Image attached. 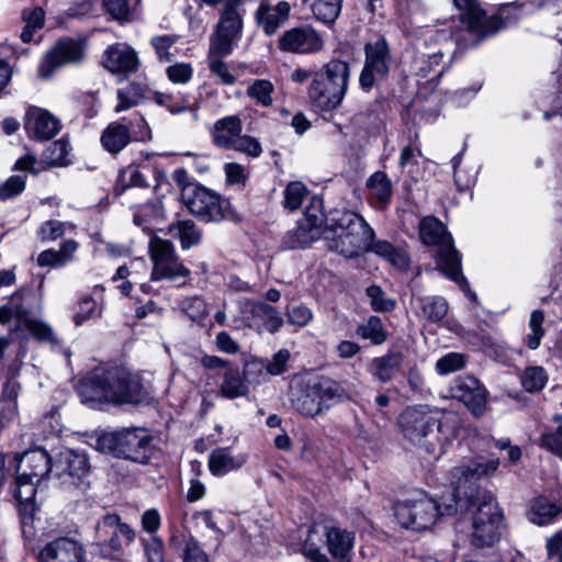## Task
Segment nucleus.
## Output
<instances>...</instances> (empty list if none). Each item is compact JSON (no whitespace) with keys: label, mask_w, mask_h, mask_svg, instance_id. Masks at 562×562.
Segmentation results:
<instances>
[{"label":"nucleus","mask_w":562,"mask_h":562,"mask_svg":"<svg viewBox=\"0 0 562 562\" xmlns=\"http://www.w3.org/2000/svg\"><path fill=\"white\" fill-rule=\"evenodd\" d=\"M404 439L429 454L441 453L457 438L460 420L451 413L439 415L427 405L406 407L397 418Z\"/></svg>","instance_id":"f257e3e1"},{"label":"nucleus","mask_w":562,"mask_h":562,"mask_svg":"<svg viewBox=\"0 0 562 562\" xmlns=\"http://www.w3.org/2000/svg\"><path fill=\"white\" fill-rule=\"evenodd\" d=\"M81 402L97 406L101 403H138L144 390L137 376L121 367H100L89 372L80 382Z\"/></svg>","instance_id":"f03ea898"},{"label":"nucleus","mask_w":562,"mask_h":562,"mask_svg":"<svg viewBox=\"0 0 562 562\" xmlns=\"http://www.w3.org/2000/svg\"><path fill=\"white\" fill-rule=\"evenodd\" d=\"M457 9L462 13L460 21L467 26L470 38L456 35V43L459 49L468 46H475L487 36L494 35L502 27L521 16V4H505L499 14L486 18L477 0H452Z\"/></svg>","instance_id":"7ed1b4c3"},{"label":"nucleus","mask_w":562,"mask_h":562,"mask_svg":"<svg viewBox=\"0 0 562 562\" xmlns=\"http://www.w3.org/2000/svg\"><path fill=\"white\" fill-rule=\"evenodd\" d=\"M326 227L334 233L329 248L346 258L358 257L369 251L370 241L375 235L361 215L345 210L330 212Z\"/></svg>","instance_id":"20e7f679"},{"label":"nucleus","mask_w":562,"mask_h":562,"mask_svg":"<svg viewBox=\"0 0 562 562\" xmlns=\"http://www.w3.org/2000/svg\"><path fill=\"white\" fill-rule=\"evenodd\" d=\"M419 236L425 245L438 246L436 262L440 271L454 281L471 300L475 293L470 290L468 280L462 274L461 255L454 248L446 226L435 216H426L419 223Z\"/></svg>","instance_id":"39448f33"},{"label":"nucleus","mask_w":562,"mask_h":562,"mask_svg":"<svg viewBox=\"0 0 562 562\" xmlns=\"http://www.w3.org/2000/svg\"><path fill=\"white\" fill-rule=\"evenodd\" d=\"M458 506L460 504L453 496L448 501L442 497L438 503L427 495H420L396 503L394 516L402 528L423 532L430 530L439 517L457 513Z\"/></svg>","instance_id":"423d86ee"},{"label":"nucleus","mask_w":562,"mask_h":562,"mask_svg":"<svg viewBox=\"0 0 562 562\" xmlns=\"http://www.w3.org/2000/svg\"><path fill=\"white\" fill-rule=\"evenodd\" d=\"M349 65L333 59L315 72L308 87L307 95L311 103L321 111L334 110L340 105L349 82Z\"/></svg>","instance_id":"0eeeda50"},{"label":"nucleus","mask_w":562,"mask_h":562,"mask_svg":"<svg viewBox=\"0 0 562 562\" xmlns=\"http://www.w3.org/2000/svg\"><path fill=\"white\" fill-rule=\"evenodd\" d=\"M97 449L139 464H148L156 449L153 437L144 428H126L98 437Z\"/></svg>","instance_id":"6e6552de"},{"label":"nucleus","mask_w":562,"mask_h":562,"mask_svg":"<svg viewBox=\"0 0 562 562\" xmlns=\"http://www.w3.org/2000/svg\"><path fill=\"white\" fill-rule=\"evenodd\" d=\"M458 510H465L472 517L471 542L476 548L494 546L501 537L502 514L492 495L477 498H462Z\"/></svg>","instance_id":"1a4fd4ad"},{"label":"nucleus","mask_w":562,"mask_h":562,"mask_svg":"<svg viewBox=\"0 0 562 562\" xmlns=\"http://www.w3.org/2000/svg\"><path fill=\"white\" fill-rule=\"evenodd\" d=\"M346 397V391L339 383L323 379L300 390L292 398V405L300 414L314 417Z\"/></svg>","instance_id":"9d476101"},{"label":"nucleus","mask_w":562,"mask_h":562,"mask_svg":"<svg viewBox=\"0 0 562 562\" xmlns=\"http://www.w3.org/2000/svg\"><path fill=\"white\" fill-rule=\"evenodd\" d=\"M321 532L326 538V547L333 558L350 555L355 546V532L334 524H314L302 549L305 558L312 562H330L329 558L314 547L313 536Z\"/></svg>","instance_id":"9b49d317"},{"label":"nucleus","mask_w":562,"mask_h":562,"mask_svg":"<svg viewBox=\"0 0 562 562\" xmlns=\"http://www.w3.org/2000/svg\"><path fill=\"white\" fill-rule=\"evenodd\" d=\"M213 144L225 150H235L249 157H259L262 147L256 137L243 134L239 116L228 115L217 120L211 131Z\"/></svg>","instance_id":"f8f14e48"},{"label":"nucleus","mask_w":562,"mask_h":562,"mask_svg":"<svg viewBox=\"0 0 562 562\" xmlns=\"http://www.w3.org/2000/svg\"><path fill=\"white\" fill-rule=\"evenodd\" d=\"M498 467V458H477L467 464L454 468L452 475L457 481L453 482L454 490L452 496L460 505L462 498L482 497L483 495L479 493L477 481L493 475Z\"/></svg>","instance_id":"ddd939ff"},{"label":"nucleus","mask_w":562,"mask_h":562,"mask_svg":"<svg viewBox=\"0 0 562 562\" xmlns=\"http://www.w3.org/2000/svg\"><path fill=\"white\" fill-rule=\"evenodd\" d=\"M135 537V531L115 514L104 515L95 526V544L104 558H116L123 550L122 540L130 544Z\"/></svg>","instance_id":"4468645a"},{"label":"nucleus","mask_w":562,"mask_h":562,"mask_svg":"<svg viewBox=\"0 0 562 562\" xmlns=\"http://www.w3.org/2000/svg\"><path fill=\"white\" fill-rule=\"evenodd\" d=\"M181 199L190 213L204 222H218L224 217L227 202L202 186L187 187Z\"/></svg>","instance_id":"2eb2a0df"},{"label":"nucleus","mask_w":562,"mask_h":562,"mask_svg":"<svg viewBox=\"0 0 562 562\" xmlns=\"http://www.w3.org/2000/svg\"><path fill=\"white\" fill-rule=\"evenodd\" d=\"M366 61L359 77V83L364 90L373 87L375 80L384 78L391 68L392 57L384 37H379L364 47Z\"/></svg>","instance_id":"dca6fc26"},{"label":"nucleus","mask_w":562,"mask_h":562,"mask_svg":"<svg viewBox=\"0 0 562 562\" xmlns=\"http://www.w3.org/2000/svg\"><path fill=\"white\" fill-rule=\"evenodd\" d=\"M243 15L239 10L223 8L216 24L215 35L211 40V53L218 57L227 56L233 44L241 36Z\"/></svg>","instance_id":"f3484780"},{"label":"nucleus","mask_w":562,"mask_h":562,"mask_svg":"<svg viewBox=\"0 0 562 562\" xmlns=\"http://www.w3.org/2000/svg\"><path fill=\"white\" fill-rule=\"evenodd\" d=\"M83 56L82 43L72 38L60 40L42 59L38 66V75L43 79H48L59 67L79 63L83 59Z\"/></svg>","instance_id":"a211bd4d"},{"label":"nucleus","mask_w":562,"mask_h":562,"mask_svg":"<svg viewBox=\"0 0 562 562\" xmlns=\"http://www.w3.org/2000/svg\"><path fill=\"white\" fill-rule=\"evenodd\" d=\"M453 398L462 402L475 417H481L487 409V391L479 380L473 376L456 379L450 386Z\"/></svg>","instance_id":"6ab92c4d"},{"label":"nucleus","mask_w":562,"mask_h":562,"mask_svg":"<svg viewBox=\"0 0 562 562\" xmlns=\"http://www.w3.org/2000/svg\"><path fill=\"white\" fill-rule=\"evenodd\" d=\"M322 37L311 27H293L285 31L278 40L282 52L311 54L323 48Z\"/></svg>","instance_id":"aec40b11"},{"label":"nucleus","mask_w":562,"mask_h":562,"mask_svg":"<svg viewBox=\"0 0 562 562\" xmlns=\"http://www.w3.org/2000/svg\"><path fill=\"white\" fill-rule=\"evenodd\" d=\"M322 223V200L314 195L311 198L310 205L304 211V220L293 231L295 240L291 241L290 247H304L318 239Z\"/></svg>","instance_id":"412c9836"},{"label":"nucleus","mask_w":562,"mask_h":562,"mask_svg":"<svg viewBox=\"0 0 562 562\" xmlns=\"http://www.w3.org/2000/svg\"><path fill=\"white\" fill-rule=\"evenodd\" d=\"M24 128L31 138L48 140L59 132L60 122L47 110L33 106L25 114Z\"/></svg>","instance_id":"4be33fe9"},{"label":"nucleus","mask_w":562,"mask_h":562,"mask_svg":"<svg viewBox=\"0 0 562 562\" xmlns=\"http://www.w3.org/2000/svg\"><path fill=\"white\" fill-rule=\"evenodd\" d=\"M85 550L75 540L61 537L47 542L40 552L41 562H83Z\"/></svg>","instance_id":"5701e85b"},{"label":"nucleus","mask_w":562,"mask_h":562,"mask_svg":"<svg viewBox=\"0 0 562 562\" xmlns=\"http://www.w3.org/2000/svg\"><path fill=\"white\" fill-rule=\"evenodd\" d=\"M260 379L255 375H248L246 367L240 372L238 368L227 367L222 373L220 383L221 395L227 400H235L247 396L249 393V384H259Z\"/></svg>","instance_id":"b1692460"},{"label":"nucleus","mask_w":562,"mask_h":562,"mask_svg":"<svg viewBox=\"0 0 562 562\" xmlns=\"http://www.w3.org/2000/svg\"><path fill=\"white\" fill-rule=\"evenodd\" d=\"M102 64L113 74H131L137 70L138 58L133 48L119 43L106 48Z\"/></svg>","instance_id":"393cba45"},{"label":"nucleus","mask_w":562,"mask_h":562,"mask_svg":"<svg viewBox=\"0 0 562 562\" xmlns=\"http://www.w3.org/2000/svg\"><path fill=\"white\" fill-rule=\"evenodd\" d=\"M54 470V464L44 449H35L24 452L18 464V474L40 482L49 471Z\"/></svg>","instance_id":"a878e982"},{"label":"nucleus","mask_w":562,"mask_h":562,"mask_svg":"<svg viewBox=\"0 0 562 562\" xmlns=\"http://www.w3.org/2000/svg\"><path fill=\"white\" fill-rule=\"evenodd\" d=\"M290 11L291 5L288 1H279L276 5L260 3L255 18L265 34L271 36L288 21Z\"/></svg>","instance_id":"bb28decb"},{"label":"nucleus","mask_w":562,"mask_h":562,"mask_svg":"<svg viewBox=\"0 0 562 562\" xmlns=\"http://www.w3.org/2000/svg\"><path fill=\"white\" fill-rule=\"evenodd\" d=\"M54 470L58 477L68 475L72 479H81L89 472L88 458L85 453L74 450L61 451L54 463Z\"/></svg>","instance_id":"cd10ccee"},{"label":"nucleus","mask_w":562,"mask_h":562,"mask_svg":"<svg viewBox=\"0 0 562 562\" xmlns=\"http://www.w3.org/2000/svg\"><path fill=\"white\" fill-rule=\"evenodd\" d=\"M31 294L27 291L20 290L15 292L9 302L0 306V324H8L15 319L19 324H25L31 319V305L29 299Z\"/></svg>","instance_id":"c85d7f7f"},{"label":"nucleus","mask_w":562,"mask_h":562,"mask_svg":"<svg viewBox=\"0 0 562 562\" xmlns=\"http://www.w3.org/2000/svg\"><path fill=\"white\" fill-rule=\"evenodd\" d=\"M404 356L402 352H387L381 357L372 359L369 366V372L375 380L386 383L401 371Z\"/></svg>","instance_id":"c756f323"},{"label":"nucleus","mask_w":562,"mask_h":562,"mask_svg":"<svg viewBox=\"0 0 562 562\" xmlns=\"http://www.w3.org/2000/svg\"><path fill=\"white\" fill-rule=\"evenodd\" d=\"M290 359V352L285 349L278 351L273 358L265 364L261 360H251L246 363L248 375H255L256 379L265 381L268 375H279L285 370Z\"/></svg>","instance_id":"7c9ffc66"},{"label":"nucleus","mask_w":562,"mask_h":562,"mask_svg":"<svg viewBox=\"0 0 562 562\" xmlns=\"http://www.w3.org/2000/svg\"><path fill=\"white\" fill-rule=\"evenodd\" d=\"M130 142V130L120 122L110 123L101 134V144L103 148L111 154L120 153Z\"/></svg>","instance_id":"2f4dec72"},{"label":"nucleus","mask_w":562,"mask_h":562,"mask_svg":"<svg viewBox=\"0 0 562 562\" xmlns=\"http://www.w3.org/2000/svg\"><path fill=\"white\" fill-rule=\"evenodd\" d=\"M244 463L245 459L243 457H234L228 448H216L209 456V469L215 476H222L237 470Z\"/></svg>","instance_id":"473e14b6"},{"label":"nucleus","mask_w":562,"mask_h":562,"mask_svg":"<svg viewBox=\"0 0 562 562\" xmlns=\"http://www.w3.org/2000/svg\"><path fill=\"white\" fill-rule=\"evenodd\" d=\"M419 317L425 318L432 324H439L446 317L449 305L448 302L441 296H420L417 299Z\"/></svg>","instance_id":"72a5a7b5"},{"label":"nucleus","mask_w":562,"mask_h":562,"mask_svg":"<svg viewBox=\"0 0 562 562\" xmlns=\"http://www.w3.org/2000/svg\"><path fill=\"white\" fill-rule=\"evenodd\" d=\"M562 513V507L547 499L537 498L532 502L528 513V519L538 526L553 522Z\"/></svg>","instance_id":"f704fd0d"},{"label":"nucleus","mask_w":562,"mask_h":562,"mask_svg":"<svg viewBox=\"0 0 562 562\" xmlns=\"http://www.w3.org/2000/svg\"><path fill=\"white\" fill-rule=\"evenodd\" d=\"M369 251L374 252L376 256L398 269H404L408 266V257L406 252L393 246L387 240H375L373 238L372 241H370Z\"/></svg>","instance_id":"c9c22d12"},{"label":"nucleus","mask_w":562,"mask_h":562,"mask_svg":"<svg viewBox=\"0 0 562 562\" xmlns=\"http://www.w3.org/2000/svg\"><path fill=\"white\" fill-rule=\"evenodd\" d=\"M15 483V498L19 501L23 517H32L35 512L34 498L36 495V484L38 482L29 477L22 479V475L18 474Z\"/></svg>","instance_id":"e433bc0d"},{"label":"nucleus","mask_w":562,"mask_h":562,"mask_svg":"<svg viewBox=\"0 0 562 562\" xmlns=\"http://www.w3.org/2000/svg\"><path fill=\"white\" fill-rule=\"evenodd\" d=\"M190 276V270L182 265L179 257H175L167 261L157 262L153 267L151 281H159L162 279L175 281L178 278H187Z\"/></svg>","instance_id":"4c0bfd02"},{"label":"nucleus","mask_w":562,"mask_h":562,"mask_svg":"<svg viewBox=\"0 0 562 562\" xmlns=\"http://www.w3.org/2000/svg\"><path fill=\"white\" fill-rule=\"evenodd\" d=\"M371 198L380 205L390 201L392 195V182L383 171H376L367 181Z\"/></svg>","instance_id":"58836bf2"},{"label":"nucleus","mask_w":562,"mask_h":562,"mask_svg":"<svg viewBox=\"0 0 562 562\" xmlns=\"http://www.w3.org/2000/svg\"><path fill=\"white\" fill-rule=\"evenodd\" d=\"M21 18L25 23L21 33V40L23 43H30L33 40L34 33L44 26L45 12L41 7L25 8L22 11Z\"/></svg>","instance_id":"ea45409f"},{"label":"nucleus","mask_w":562,"mask_h":562,"mask_svg":"<svg viewBox=\"0 0 562 562\" xmlns=\"http://www.w3.org/2000/svg\"><path fill=\"white\" fill-rule=\"evenodd\" d=\"M67 229H75V225L58 220H47L38 226L36 236L43 243L55 241L63 237Z\"/></svg>","instance_id":"a19ab883"},{"label":"nucleus","mask_w":562,"mask_h":562,"mask_svg":"<svg viewBox=\"0 0 562 562\" xmlns=\"http://www.w3.org/2000/svg\"><path fill=\"white\" fill-rule=\"evenodd\" d=\"M342 0H314L312 12L318 21L331 24L340 14Z\"/></svg>","instance_id":"79ce46f5"},{"label":"nucleus","mask_w":562,"mask_h":562,"mask_svg":"<svg viewBox=\"0 0 562 562\" xmlns=\"http://www.w3.org/2000/svg\"><path fill=\"white\" fill-rule=\"evenodd\" d=\"M273 91L274 87L271 81L256 79L247 87L246 94L256 101L257 104L267 108L272 104Z\"/></svg>","instance_id":"37998d69"},{"label":"nucleus","mask_w":562,"mask_h":562,"mask_svg":"<svg viewBox=\"0 0 562 562\" xmlns=\"http://www.w3.org/2000/svg\"><path fill=\"white\" fill-rule=\"evenodd\" d=\"M116 95L119 102L114 111L119 113L136 106L142 101L144 91L140 85L130 83L126 87L119 89Z\"/></svg>","instance_id":"c03bdc74"},{"label":"nucleus","mask_w":562,"mask_h":562,"mask_svg":"<svg viewBox=\"0 0 562 562\" xmlns=\"http://www.w3.org/2000/svg\"><path fill=\"white\" fill-rule=\"evenodd\" d=\"M357 334L363 339H369L373 345H382L387 338V333L378 316L369 317L358 327Z\"/></svg>","instance_id":"a18cd8bd"},{"label":"nucleus","mask_w":562,"mask_h":562,"mask_svg":"<svg viewBox=\"0 0 562 562\" xmlns=\"http://www.w3.org/2000/svg\"><path fill=\"white\" fill-rule=\"evenodd\" d=\"M148 187L145 176L135 166H128L123 169L116 180L115 190L117 193H123L128 188H145Z\"/></svg>","instance_id":"49530a36"},{"label":"nucleus","mask_w":562,"mask_h":562,"mask_svg":"<svg viewBox=\"0 0 562 562\" xmlns=\"http://www.w3.org/2000/svg\"><path fill=\"white\" fill-rule=\"evenodd\" d=\"M308 195V189L301 181L288 183L283 191V205L290 211L300 209Z\"/></svg>","instance_id":"de8ad7c7"},{"label":"nucleus","mask_w":562,"mask_h":562,"mask_svg":"<svg viewBox=\"0 0 562 562\" xmlns=\"http://www.w3.org/2000/svg\"><path fill=\"white\" fill-rule=\"evenodd\" d=\"M522 387L530 393L538 392L544 387L548 382V374L542 367L533 366L525 369L520 375Z\"/></svg>","instance_id":"09e8293b"},{"label":"nucleus","mask_w":562,"mask_h":562,"mask_svg":"<svg viewBox=\"0 0 562 562\" xmlns=\"http://www.w3.org/2000/svg\"><path fill=\"white\" fill-rule=\"evenodd\" d=\"M544 314L540 310H535L530 314L528 327L530 333L525 337V342L527 347L531 350H536L540 344L541 339L544 336Z\"/></svg>","instance_id":"8fccbe9b"},{"label":"nucleus","mask_w":562,"mask_h":562,"mask_svg":"<svg viewBox=\"0 0 562 562\" xmlns=\"http://www.w3.org/2000/svg\"><path fill=\"white\" fill-rule=\"evenodd\" d=\"M150 259L153 267L161 261L170 260L177 257L173 245L171 241L162 239L158 236H153L148 244Z\"/></svg>","instance_id":"3c124183"},{"label":"nucleus","mask_w":562,"mask_h":562,"mask_svg":"<svg viewBox=\"0 0 562 562\" xmlns=\"http://www.w3.org/2000/svg\"><path fill=\"white\" fill-rule=\"evenodd\" d=\"M180 239L182 249H189L201 240V232L196 228L194 222L190 220L178 221L173 226Z\"/></svg>","instance_id":"603ef678"},{"label":"nucleus","mask_w":562,"mask_h":562,"mask_svg":"<svg viewBox=\"0 0 562 562\" xmlns=\"http://www.w3.org/2000/svg\"><path fill=\"white\" fill-rule=\"evenodd\" d=\"M538 445L562 460V424L554 430L541 434Z\"/></svg>","instance_id":"864d4df0"},{"label":"nucleus","mask_w":562,"mask_h":562,"mask_svg":"<svg viewBox=\"0 0 562 562\" xmlns=\"http://www.w3.org/2000/svg\"><path fill=\"white\" fill-rule=\"evenodd\" d=\"M178 307L184 312L192 321H201L209 313L206 303L200 296L182 299L179 301Z\"/></svg>","instance_id":"5fc2aeb1"},{"label":"nucleus","mask_w":562,"mask_h":562,"mask_svg":"<svg viewBox=\"0 0 562 562\" xmlns=\"http://www.w3.org/2000/svg\"><path fill=\"white\" fill-rule=\"evenodd\" d=\"M154 100L157 104L166 106L173 114L184 112L189 108V99L186 95L156 92Z\"/></svg>","instance_id":"6e6d98bb"},{"label":"nucleus","mask_w":562,"mask_h":562,"mask_svg":"<svg viewBox=\"0 0 562 562\" xmlns=\"http://www.w3.org/2000/svg\"><path fill=\"white\" fill-rule=\"evenodd\" d=\"M367 295L370 299V305L375 312H391L396 303L387 297L382 289L378 285L367 288Z\"/></svg>","instance_id":"4d7b16f0"},{"label":"nucleus","mask_w":562,"mask_h":562,"mask_svg":"<svg viewBox=\"0 0 562 562\" xmlns=\"http://www.w3.org/2000/svg\"><path fill=\"white\" fill-rule=\"evenodd\" d=\"M285 314L288 323L299 328L307 326L314 317L313 311L303 304L289 306Z\"/></svg>","instance_id":"13d9d810"},{"label":"nucleus","mask_w":562,"mask_h":562,"mask_svg":"<svg viewBox=\"0 0 562 562\" xmlns=\"http://www.w3.org/2000/svg\"><path fill=\"white\" fill-rule=\"evenodd\" d=\"M138 0H103L109 14L116 20H126Z\"/></svg>","instance_id":"bf43d9fd"},{"label":"nucleus","mask_w":562,"mask_h":562,"mask_svg":"<svg viewBox=\"0 0 562 562\" xmlns=\"http://www.w3.org/2000/svg\"><path fill=\"white\" fill-rule=\"evenodd\" d=\"M24 326L38 340L49 342L52 346L58 344V339L55 336L50 326L40 321L31 318Z\"/></svg>","instance_id":"052dcab7"},{"label":"nucleus","mask_w":562,"mask_h":562,"mask_svg":"<svg viewBox=\"0 0 562 562\" xmlns=\"http://www.w3.org/2000/svg\"><path fill=\"white\" fill-rule=\"evenodd\" d=\"M71 147L65 139H58L54 142L47 149L46 157L53 165H67L69 162V154Z\"/></svg>","instance_id":"680f3d73"},{"label":"nucleus","mask_w":562,"mask_h":562,"mask_svg":"<svg viewBox=\"0 0 562 562\" xmlns=\"http://www.w3.org/2000/svg\"><path fill=\"white\" fill-rule=\"evenodd\" d=\"M25 177L11 176L0 184V200L8 201L25 190Z\"/></svg>","instance_id":"e2e57ef3"},{"label":"nucleus","mask_w":562,"mask_h":562,"mask_svg":"<svg viewBox=\"0 0 562 562\" xmlns=\"http://www.w3.org/2000/svg\"><path fill=\"white\" fill-rule=\"evenodd\" d=\"M465 364V358L462 353L450 352L441 357L436 363V370L439 374H449L460 370Z\"/></svg>","instance_id":"0e129e2a"},{"label":"nucleus","mask_w":562,"mask_h":562,"mask_svg":"<svg viewBox=\"0 0 562 562\" xmlns=\"http://www.w3.org/2000/svg\"><path fill=\"white\" fill-rule=\"evenodd\" d=\"M166 75L171 82L184 85L191 80L193 68L189 63H175L167 67Z\"/></svg>","instance_id":"69168bd1"},{"label":"nucleus","mask_w":562,"mask_h":562,"mask_svg":"<svg viewBox=\"0 0 562 562\" xmlns=\"http://www.w3.org/2000/svg\"><path fill=\"white\" fill-rule=\"evenodd\" d=\"M142 543L148 562L165 561L164 542L161 539L153 536L149 539H143Z\"/></svg>","instance_id":"338daca9"},{"label":"nucleus","mask_w":562,"mask_h":562,"mask_svg":"<svg viewBox=\"0 0 562 562\" xmlns=\"http://www.w3.org/2000/svg\"><path fill=\"white\" fill-rule=\"evenodd\" d=\"M98 314L97 302L91 296H85L79 302V310L74 316V322L77 326H80L87 319H90Z\"/></svg>","instance_id":"774afa93"}]
</instances>
